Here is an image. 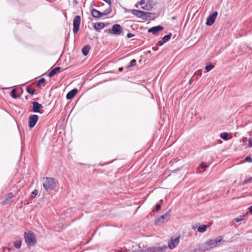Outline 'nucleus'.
<instances>
[{
  "instance_id": "nucleus-8",
  "label": "nucleus",
  "mask_w": 252,
  "mask_h": 252,
  "mask_svg": "<svg viewBox=\"0 0 252 252\" xmlns=\"http://www.w3.org/2000/svg\"><path fill=\"white\" fill-rule=\"evenodd\" d=\"M81 22V17L80 16H76L73 20V32L74 33H77L79 30Z\"/></svg>"
},
{
  "instance_id": "nucleus-13",
  "label": "nucleus",
  "mask_w": 252,
  "mask_h": 252,
  "mask_svg": "<svg viewBox=\"0 0 252 252\" xmlns=\"http://www.w3.org/2000/svg\"><path fill=\"white\" fill-rule=\"evenodd\" d=\"M14 197V194L12 192L8 193L4 200L1 202L2 205H5L10 202L11 199Z\"/></svg>"
},
{
  "instance_id": "nucleus-30",
  "label": "nucleus",
  "mask_w": 252,
  "mask_h": 252,
  "mask_svg": "<svg viewBox=\"0 0 252 252\" xmlns=\"http://www.w3.org/2000/svg\"><path fill=\"white\" fill-rule=\"evenodd\" d=\"M252 182V177H250L248 179L245 180L243 183V184H246Z\"/></svg>"
},
{
  "instance_id": "nucleus-40",
  "label": "nucleus",
  "mask_w": 252,
  "mask_h": 252,
  "mask_svg": "<svg viewBox=\"0 0 252 252\" xmlns=\"http://www.w3.org/2000/svg\"><path fill=\"white\" fill-rule=\"evenodd\" d=\"M249 211L251 214H252V206L249 207Z\"/></svg>"
},
{
  "instance_id": "nucleus-19",
  "label": "nucleus",
  "mask_w": 252,
  "mask_h": 252,
  "mask_svg": "<svg viewBox=\"0 0 252 252\" xmlns=\"http://www.w3.org/2000/svg\"><path fill=\"white\" fill-rule=\"evenodd\" d=\"M22 244V239L21 238L17 239L14 242V247L17 249H19Z\"/></svg>"
},
{
  "instance_id": "nucleus-43",
  "label": "nucleus",
  "mask_w": 252,
  "mask_h": 252,
  "mask_svg": "<svg viewBox=\"0 0 252 252\" xmlns=\"http://www.w3.org/2000/svg\"><path fill=\"white\" fill-rule=\"evenodd\" d=\"M199 74L200 75H201V73H199Z\"/></svg>"
},
{
  "instance_id": "nucleus-5",
  "label": "nucleus",
  "mask_w": 252,
  "mask_h": 252,
  "mask_svg": "<svg viewBox=\"0 0 252 252\" xmlns=\"http://www.w3.org/2000/svg\"><path fill=\"white\" fill-rule=\"evenodd\" d=\"M24 235L25 241L28 246H33L36 244V237L33 232H25Z\"/></svg>"
},
{
  "instance_id": "nucleus-33",
  "label": "nucleus",
  "mask_w": 252,
  "mask_h": 252,
  "mask_svg": "<svg viewBox=\"0 0 252 252\" xmlns=\"http://www.w3.org/2000/svg\"><path fill=\"white\" fill-rule=\"evenodd\" d=\"M145 0H141L137 3V4H138L139 5H142L143 4L145 3Z\"/></svg>"
},
{
  "instance_id": "nucleus-20",
  "label": "nucleus",
  "mask_w": 252,
  "mask_h": 252,
  "mask_svg": "<svg viewBox=\"0 0 252 252\" xmlns=\"http://www.w3.org/2000/svg\"><path fill=\"white\" fill-rule=\"evenodd\" d=\"M170 218V214L169 213L167 212L160 217V218H159V220H160L166 219V220L168 221V220H169Z\"/></svg>"
},
{
  "instance_id": "nucleus-27",
  "label": "nucleus",
  "mask_w": 252,
  "mask_h": 252,
  "mask_svg": "<svg viewBox=\"0 0 252 252\" xmlns=\"http://www.w3.org/2000/svg\"><path fill=\"white\" fill-rule=\"evenodd\" d=\"M136 61L134 59L130 61L129 64L128 65V67L134 66L136 65Z\"/></svg>"
},
{
  "instance_id": "nucleus-34",
  "label": "nucleus",
  "mask_w": 252,
  "mask_h": 252,
  "mask_svg": "<svg viewBox=\"0 0 252 252\" xmlns=\"http://www.w3.org/2000/svg\"><path fill=\"white\" fill-rule=\"evenodd\" d=\"M160 208H161V205L159 204H158L156 206L155 210L158 211H159L160 209Z\"/></svg>"
},
{
  "instance_id": "nucleus-3",
  "label": "nucleus",
  "mask_w": 252,
  "mask_h": 252,
  "mask_svg": "<svg viewBox=\"0 0 252 252\" xmlns=\"http://www.w3.org/2000/svg\"><path fill=\"white\" fill-rule=\"evenodd\" d=\"M43 186L46 190L52 189L56 186V180L51 177H45L43 180Z\"/></svg>"
},
{
  "instance_id": "nucleus-11",
  "label": "nucleus",
  "mask_w": 252,
  "mask_h": 252,
  "mask_svg": "<svg viewBox=\"0 0 252 252\" xmlns=\"http://www.w3.org/2000/svg\"><path fill=\"white\" fill-rule=\"evenodd\" d=\"M38 119V117L36 115H31L29 119V126L30 128H32L36 124Z\"/></svg>"
},
{
  "instance_id": "nucleus-15",
  "label": "nucleus",
  "mask_w": 252,
  "mask_h": 252,
  "mask_svg": "<svg viewBox=\"0 0 252 252\" xmlns=\"http://www.w3.org/2000/svg\"><path fill=\"white\" fill-rule=\"evenodd\" d=\"M78 90L77 89H74L69 91L66 94V97L67 99H71L74 97L77 94Z\"/></svg>"
},
{
  "instance_id": "nucleus-24",
  "label": "nucleus",
  "mask_w": 252,
  "mask_h": 252,
  "mask_svg": "<svg viewBox=\"0 0 252 252\" xmlns=\"http://www.w3.org/2000/svg\"><path fill=\"white\" fill-rule=\"evenodd\" d=\"M228 134L227 132H222L220 133V137L223 140H226L228 139Z\"/></svg>"
},
{
  "instance_id": "nucleus-7",
  "label": "nucleus",
  "mask_w": 252,
  "mask_h": 252,
  "mask_svg": "<svg viewBox=\"0 0 252 252\" xmlns=\"http://www.w3.org/2000/svg\"><path fill=\"white\" fill-rule=\"evenodd\" d=\"M123 31L122 27L119 24H115L112 26V29L109 30L110 33L114 35H120Z\"/></svg>"
},
{
  "instance_id": "nucleus-35",
  "label": "nucleus",
  "mask_w": 252,
  "mask_h": 252,
  "mask_svg": "<svg viewBox=\"0 0 252 252\" xmlns=\"http://www.w3.org/2000/svg\"><path fill=\"white\" fill-rule=\"evenodd\" d=\"M38 190L37 189H35L32 192V193L35 195H37L38 194Z\"/></svg>"
},
{
  "instance_id": "nucleus-38",
  "label": "nucleus",
  "mask_w": 252,
  "mask_h": 252,
  "mask_svg": "<svg viewBox=\"0 0 252 252\" xmlns=\"http://www.w3.org/2000/svg\"><path fill=\"white\" fill-rule=\"evenodd\" d=\"M165 43L164 42H163L162 40V41H159L158 42V44L160 45V46H161L163 45V44Z\"/></svg>"
},
{
  "instance_id": "nucleus-4",
  "label": "nucleus",
  "mask_w": 252,
  "mask_h": 252,
  "mask_svg": "<svg viewBox=\"0 0 252 252\" xmlns=\"http://www.w3.org/2000/svg\"><path fill=\"white\" fill-rule=\"evenodd\" d=\"M130 12L137 17L144 20H147L148 18H151V13L149 12H145L136 9L131 10Z\"/></svg>"
},
{
  "instance_id": "nucleus-17",
  "label": "nucleus",
  "mask_w": 252,
  "mask_h": 252,
  "mask_svg": "<svg viewBox=\"0 0 252 252\" xmlns=\"http://www.w3.org/2000/svg\"><path fill=\"white\" fill-rule=\"evenodd\" d=\"M61 67H55V68H54L53 69H52L50 72L48 74V76L49 77H52L53 76H54L56 74H57V73H59L61 71Z\"/></svg>"
},
{
  "instance_id": "nucleus-18",
  "label": "nucleus",
  "mask_w": 252,
  "mask_h": 252,
  "mask_svg": "<svg viewBox=\"0 0 252 252\" xmlns=\"http://www.w3.org/2000/svg\"><path fill=\"white\" fill-rule=\"evenodd\" d=\"M90 49V47L89 45H86V46H84L82 49V52L84 56H87L89 53Z\"/></svg>"
},
{
  "instance_id": "nucleus-2",
  "label": "nucleus",
  "mask_w": 252,
  "mask_h": 252,
  "mask_svg": "<svg viewBox=\"0 0 252 252\" xmlns=\"http://www.w3.org/2000/svg\"><path fill=\"white\" fill-rule=\"evenodd\" d=\"M167 249L166 246L164 247H149L147 245L141 244L139 247V252H163Z\"/></svg>"
},
{
  "instance_id": "nucleus-9",
  "label": "nucleus",
  "mask_w": 252,
  "mask_h": 252,
  "mask_svg": "<svg viewBox=\"0 0 252 252\" xmlns=\"http://www.w3.org/2000/svg\"><path fill=\"white\" fill-rule=\"evenodd\" d=\"M180 237L179 236L177 238H172L170 240L168 243V246L170 249H174L179 244L180 242Z\"/></svg>"
},
{
  "instance_id": "nucleus-32",
  "label": "nucleus",
  "mask_w": 252,
  "mask_h": 252,
  "mask_svg": "<svg viewBox=\"0 0 252 252\" xmlns=\"http://www.w3.org/2000/svg\"><path fill=\"white\" fill-rule=\"evenodd\" d=\"M248 146L250 147H252V138H251L249 139Z\"/></svg>"
},
{
  "instance_id": "nucleus-16",
  "label": "nucleus",
  "mask_w": 252,
  "mask_h": 252,
  "mask_svg": "<svg viewBox=\"0 0 252 252\" xmlns=\"http://www.w3.org/2000/svg\"><path fill=\"white\" fill-rule=\"evenodd\" d=\"M105 26L106 25L104 23L99 22L95 23L94 27L96 31H99L100 30L103 29Z\"/></svg>"
},
{
  "instance_id": "nucleus-31",
  "label": "nucleus",
  "mask_w": 252,
  "mask_h": 252,
  "mask_svg": "<svg viewBox=\"0 0 252 252\" xmlns=\"http://www.w3.org/2000/svg\"><path fill=\"white\" fill-rule=\"evenodd\" d=\"M245 160L247 162H252V158L249 157H247L246 158Z\"/></svg>"
},
{
  "instance_id": "nucleus-22",
  "label": "nucleus",
  "mask_w": 252,
  "mask_h": 252,
  "mask_svg": "<svg viewBox=\"0 0 252 252\" xmlns=\"http://www.w3.org/2000/svg\"><path fill=\"white\" fill-rule=\"evenodd\" d=\"M11 96L14 98H17L19 97V95L17 93L16 89H13L11 92Z\"/></svg>"
},
{
  "instance_id": "nucleus-14",
  "label": "nucleus",
  "mask_w": 252,
  "mask_h": 252,
  "mask_svg": "<svg viewBox=\"0 0 252 252\" xmlns=\"http://www.w3.org/2000/svg\"><path fill=\"white\" fill-rule=\"evenodd\" d=\"M32 111L35 113L39 112L40 109L42 107V105L36 101L32 102Z\"/></svg>"
},
{
  "instance_id": "nucleus-26",
  "label": "nucleus",
  "mask_w": 252,
  "mask_h": 252,
  "mask_svg": "<svg viewBox=\"0 0 252 252\" xmlns=\"http://www.w3.org/2000/svg\"><path fill=\"white\" fill-rule=\"evenodd\" d=\"M45 82V79L44 78H42L39 79L37 83V86L40 87L41 84H43Z\"/></svg>"
},
{
  "instance_id": "nucleus-21",
  "label": "nucleus",
  "mask_w": 252,
  "mask_h": 252,
  "mask_svg": "<svg viewBox=\"0 0 252 252\" xmlns=\"http://www.w3.org/2000/svg\"><path fill=\"white\" fill-rule=\"evenodd\" d=\"M207 228L206 225H202L198 227L197 230L199 232L203 233L206 231Z\"/></svg>"
},
{
  "instance_id": "nucleus-29",
  "label": "nucleus",
  "mask_w": 252,
  "mask_h": 252,
  "mask_svg": "<svg viewBox=\"0 0 252 252\" xmlns=\"http://www.w3.org/2000/svg\"><path fill=\"white\" fill-rule=\"evenodd\" d=\"M244 219V216H241L238 218L235 219L234 220L235 222H238L242 220H243Z\"/></svg>"
},
{
  "instance_id": "nucleus-12",
  "label": "nucleus",
  "mask_w": 252,
  "mask_h": 252,
  "mask_svg": "<svg viewBox=\"0 0 252 252\" xmlns=\"http://www.w3.org/2000/svg\"><path fill=\"white\" fill-rule=\"evenodd\" d=\"M163 28L162 26H158L152 27L148 30L149 32H152L154 34H157L159 32L162 31Z\"/></svg>"
},
{
  "instance_id": "nucleus-25",
  "label": "nucleus",
  "mask_w": 252,
  "mask_h": 252,
  "mask_svg": "<svg viewBox=\"0 0 252 252\" xmlns=\"http://www.w3.org/2000/svg\"><path fill=\"white\" fill-rule=\"evenodd\" d=\"M35 90L31 88L30 87H27V91L31 94H33L35 93Z\"/></svg>"
},
{
  "instance_id": "nucleus-6",
  "label": "nucleus",
  "mask_w": 252,
  "mask_h": 252,
  "mask_svg": "<svg viewBox=\"0 0 252 252\" xmlns=\"http://www.w3.org/2000/svg\"><path fill=\"white\" fill-rule=\"evenodd\" d=\"M111 12L110 7L107 9L103 12H101L96 9H93L92 10V15L94 18H99L103 16H105Z\"/></svg>"
},
{
  "instance_id": "nucleus-42",
  "label": "nucleus",
  "mask_w": 252,
  "mask_h": 252,
  "mask_svg": "<svg viewBox=\"0 0 252 252\" xmlns=\"http://www.w3.org/2000/svg\"><path fill=\"white\" fill-rule=\"evenodd\" d=\"M135 6H136V7H138L137 4H136V5H135Z\"/></svg>"
},
{
  "instance_id": "nucleus-28",
  "label": "nucleus",
  "mask_w": 252,
  "mask_h": 252,
  "mask_svg": "<svg viewBox=\"0 0 252 252\" xmlns=\"http://www.w3.org/2000/svg\"><path fill=\"white\" fill-rule=\"evenodd\" d=\"M214 67V65L212 64H209L206 66L205 69L207 70V71H209L213 69Z\"/></svg>"
},
{
  "instance_id": "nucleus-23",
  "label": "nucleus",
  "mask_w": 252,
  "mask_h": 252,
  "mask_svg": "<svg viewBox=\"0 0 252 252\" xmlns=\"http://www.w3.org/2000/svg\"><path fill=\"white\" fill-rule=\"evenodd\" d=\"M171 36H172L171 33H169L168 34L165 35L163 37V38H162V40L163 42H166L170 39Z\"/></svg>"
},
{
  "instance_id": "nucleus-36",
  "label": "nucleus",
  "mask_w": 252,
  "mask_h": 252,
  "mask_svg": "<svg viewBox=\"0 0 252 252\" xmlns=\"http://www.w3.org/2000/svg\"><path fill=\"white\" fill-rule=\"evenodd\" d=\"M134 34H133L132 33H128L127 34V37L128 38H131V37L134 36Z\"/></svg>"
},
{
  "instance_id": "nucleus-37",
  "label": "nucleus",
  "mask_w": 252,
  "mask_h": 252,
  "mask_svg": "<svg viewBox=\"0 0 252 252\" xmlns=\"http://www.w3.org/2000/svg\"><path fill=\"white\" fill-rule=\"evenodd\" d=\"M200 167H201V168H206V167H207L208 166L207 165H205L203 163H202L200 164Z\"/></svg>"
},
{
  "instance_id": "nucleus-41",
  "label": "nucleus",
  "mask_w": 252,
  "mask_h": 252,
  "mask_svg": "<svg viewBox=\"0 0 252 252\" xmlns=\"http://www.w3.org/2000/svg\"><path fill=\"white\" fill-rule=\"evenodd\" d=\"M123 68H119V70H120V71H122V70H123Z\"/></svg>"
},
{
  "instance_id": "nucleus-1",
  "label": "nucleus",
  "mask_w": 252,
  "mask_h": 252,
  "mask_svg": "<svg viewBox=\"0 0 252 252\" xmlns=\"http://www.w3.org/2000/svg\"><path fill=\"white\" fill-rule=\"evenodd\" d=\"M223 237L220 236L216 240L209 239L205 242L200 248L201 252H205L217 246V243L221 242Z\"/></svg>"
},
{
  "instance_id": "nucleus-39",
  "label": "nucleus",
  "mask_w": 252,
  "mask_h": 252,
  "mask_svg": "<svg viewBox=\"0 0 252 252\" xmlns=\"http://www.w3.org/2000/svg\"><path fill=\"white\" fill-rule=\"evenodd\" d=\"M142 8L144 10H149V9L148 8V6L147 5H145L144 6L142 7Z\"/></svg>"
},
{
  "instance_id": "nucleus-10",
  "label": "nucleus",
  "mask_w": 252,
  "mask_h": 252,
  "mask_svg": "<svg viewBox=\"0 0 252 252\" xmlns=\"http://www.w3.org/2000/svg\"><path fill=\"white\" fill-rule=\"evenodd\" d=\"M218 16V12L217 11L214 12L212 14L210 15L207 18L206 24L207 26L212 25Z\"/></svg>"
},
{
  "instance_id": "nucleus-44",
  "label": "nucleus",
  "mask_w": 252,
  "mask_h": 252,
  "mask_svg": "<svg viewBox=\"0 0 252 252\" xmlns=\"http://www.w3.org/2000/svg\"><path fill=\"white\" fill-rule=\"evenodd\" d=\"M199 74L200 75H201V73H199Z\"/></svg>"
}]
</instances>
